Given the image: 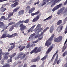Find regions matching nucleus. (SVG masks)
Masks as SVG:
<instances>
[{
	"label": "nucleus",
	"mask_w": 67,
	"mask_h": 67,
	"mask_svg": "<svg viewBox=\"0 0 67 67\" xmlns=\"http://www.w3.org/2000/svg\"><path fill=\"white\" fill-rule=\"evenodd\" d=\"M2 37L1 38H6L8 37L9 38V34H7V33H5L3 34L2 36Z\"/></svg>",
	"instance_id": "11"
},
{
	"label": "nucleus",
	"mask_w": 67,
	"mask_h": 67,
	"mask_svg": "<svg viewBox=\"0 0 67 67\" xmlns=\"http://www.w3.org/2000/svg\"><path fill=\"white\" fill-rule=\"evenodd\" d=\"M62 61V60L60 59H59V60H58L57 61H56V63H57V65H59V64Z\"/></svg>",
	"instance_id": "29"
},
{
	"label": "nucleus",
	"mask_w": 67,
	"mask_h": 67,
	"mask_svg": "<svg viewBox=\"0 0 67 67\" xmlns=\"http://www.w3.org/2000/svg\"><path fill=\"white\" fill-rule=\"evenodd\" d=\"M62 4H60L58 5H57L55 7H54L52 10V11L53 12H54V11H55L56 10H57V9L59 8L61 6H62Z\"/></svg>",
	"instance_id": "5"
},
{
	"label": "nucleus",
	"mask_w": 67,
	"mask_h": 67,
	"mask_svg": "<svg viewBox=\"0 0 67 67\" xmlns=\"http://www.w3.org/2000/svg\"><path fill=\"white\" fill-rule=\"evenodd\" d=\"M31 10H32V12H33L35 10V8L34 7L32 8L31 9Z\"/></svg>",
	"instance_id": "52"
},
{
	"label": "nucleus",
	"mask_w": 67,
	"mask_h": 67,
	"mask_svg": "<svg viewBox=\"0 0 67 67\" xmlns=\"http://www.w3.org/2000/svg\"><path fill=\"white\" fill-rule=\"evenodd\" d=\"M38 41H39V40H38V39L36 41L32 42V43H33V44H35V43H36L38 42Z\"/></svg>",
	"instance_id": "42"
},
{
	"label": "nucleus",
	"mask_w": 67,
	"mask_h": 67,
	"mask_svg": "<svg viewBox=\"0 0 67 67\" xmlns=\"http://www.w3.org/2000/svg\"><path fill=\"white\" fill-rule=\"evenodd\" d=\"M67 4V0L64 3V5H66Z\"/></svg>",
	"instance_id": "59"
},
{
	"label": "nucleus",
	"mask_w": 67,
	"mask_h": 67,
	"mask_svg": "<svg viewBox=\"0 0 67 67\" xmlns=\"http://www.w3.org/2000/svg\"><path fill=\"white\" fill-rule=\"evenodd\" d=\"M54 45H52V46H51L50 47V48L46 52V55L48 54V53L50 52L51 51V50H52V49H53V48L54 47Z\"/></svg>",
	"instance_id": "6"
},
{
	"label": "nucleus",
	"mask_w": 67,
	"mask_h": 67,
	"mask_svg": "<svg viewBox=\"0 0 67 67\" xmlns=\"http://www.w3.org/2000/svg\"><path fill=\"white\" fill-rule=\"evenodd\" d=\"M10 45H12L13 46H11L10 48L9 49H8V51H10L11 50H12V49H13L14 47H15V43H11L10 44Z\"/></svg>",
	"instance_id": "9"
},
{
	"label": "nucleus",
	"mask_w": 67,
	"mask_h": 67,
	"mask_svg": "<svg viewBox=\"0 0 67 67\" xmlns=\"http://www.w3.org/2000/svg\"><path fill=\"white\" fill-rule=\"evenodd\" d=\"M18 4V3L17 2H16L14 4L11 5V6L12 8H13V7H16V6Z\"/></svg>",
	"instance_id": "22"
},
{
	"label": "nucleus",
	"mask_w": 67,
	"mask_h": 67,
	"mask_svg": "<svg viewBox=\"0 0 67 67\" xmlns=\"http://www.w3.org/2000/svg\"><path fill=\"white\" fill-rule=\"evenodd\" d=\"M65 9V7H63V8H61L60 9V10L62 11V12H63V10H64Z\"/></svg>",
	"instance_id": "53"
},
{
	"label": "nucleus",
	"mask_w": 67,
	"mask_h": 67,
	"mask_svg": "<svg viewBox=\"0 0 67 67\" xmlns=\"http://www.w3.org/2000/svg\"><path fill=\"white\" fill-rule=\"evenodd\" d=\"M67 55V51H66L63 53L62 54V56H63V57H64L65 56H66Z\"/></svg>",
	"instance_id": "33"
},
{
	"label": "nucleus",
	"mask_w": 67,
	"mask_h": 67,
	"mask_svg": "<svg viewBox=\"0 0 67 67\" xmlns=\"http://www.w3.org/2000/svg\"><path fill=\"white\" fill-rule=\"evenodd\" d=\"M19 27H21L20 30L21 31H22V33H24V31H23V30L26 28V26L23 25V24H21L20 26H19Z\"/></svg>",
	"instance_id": "7"
},
{
	"label": "nucleus",
	"mask_w": 67,
	"mask_h": 67,
	"mask_svg": "<svg viewBox=\"0 0 67 67\" xmlns=\"http://www.w3.org/2000/svg\"><path fill=\"white\" fill-rule=\"evenodd\" d=\"M24 22V21H22L18 22V23H16V24L15 25V26H19V25L23 23Z\"/></svg>",
	"instance_id": "16"
},
{
	"label": "nucleus",
	"mask_w": 67,
	"mask_h": 67,
	"mask_svg": "<svg viewBox=\"0 0 67 67\" xmlns=\"http://www.w3.org/2000/svg\"><path fill=\"white\" fill-rule=\"evenodd\" d=\"M45 58H44V57L42 58L41 59V60H45Z\"/></svg>",
	"instance_id": "61"
},
{
	"label": "nucleus",
	"mask_w": 67,
	"mask_h": 67,
	"mask_svg": "<svg viewBox=\"0 0 67 67\" xmlns=\"http://www.w3.org/2000/svg\"><path fill=\"white\" fill-rule=\"evenodd\" d=\"M5 54L4 55V58L5 59H7L8 58L7 56H9L10 55L9 53L8 52H6L5 53Z\"/></svg>",
	"instance_id": "21"
},
{
	"label": "nucleus",
	"mask_w": 67,
	"mask_h": 67,
	"mask_svg": "<svg viewBox=\"0 0 67 67\" xmlns=\"http://www.w3.org/2000/svg\"><path fill=\"white\" fill-rule=\"evenodd\" d=\"M30 6H28L26 8V10H29L30 9Z\"/></svg>",
	"instance_id": "48"
},
{
	"label": "nucleus",
	"mask_w": 67,
	"mask_h": 67,
	"mask_svg": "<svg viewBox=\"0 0 67 67\" xmlns=\"http://www.w3.org/2000/svg\"><path fill=\"white\" fill-rule=\"evenodd\" d=\"M38 48V47H36L34 49V50H32L30 54H33V53H36L37 52H36V50Z\"/></svg>",
	"instance_id": "15"
},
{
	"label": "nucleus",
	"mask_w": 67,
	"mask_h": 67,
	"mask_svg": "<svg viewBox=\"0 0 67 67\" xmlns=\"http://www.w3.org/2000/svg\"><path fill=\"white\" fill-rule=\"evenodd\" d=\"M54 1H55L54 0H53L51 2L49 3V5H50V4H52L51 5V7H53L55 5V3H56V2H54Z\"/></svg>",
	"instance_id": "12"
},
{
	"label": "nucleus",
	"mask_w": 67,
	"mask_h": 67,
	"mask_svg": "<svg viewBox=\"0 0 67 67\" xmlns=\"http://www.w3.org/2000/svg\"><path fill=\"white\" fill-rule=\"evenodd\" d=\"M15 36L14 34H12V35H9V38H11L12 37H14Z\"/></svg>",
	"instance_id": "37"
},
{
	"label": "nucleus",
	"mask_w": 67,
	"mask_h": 67,
	"mask_svg": "<svg viewBox=\"0 0 67 67\" xmlns=\"http://www.w3.org/2000/svg\"><path fill=\"white\" fill-rule=\"evenodd\" d=\"M53 39V38L50 37V38H49L46 42L45 44V46H48L50 45L51 44V42L50 41H51Z\"/></svg>",
	"instance_id": "2"
},
{
	"label": "nucleus",
	"mask_w": 67,
	"mask_h": 67,
	"mask_svg": "<svg viewBox=\"0 0 67 67\" xmlns=\"http://www.w3.org/2000/svg\"><path fill=\"white\" fill-rule=\"evenodd\" d=\"M58 55L57 54V56L56 57V59L54 62V63L53 64V65H55V64H56V61L57 60V59L58 58Z\"/></svg>",
	"instance_id": "26"
},
{
	"label": "nucleus",
	"mask_w": 67,
	"mask_h": 67,
	"mask_svg": "<svg viewBox=\"0 0 67 67\" xmlns=\"http://www.w3.org/2000/svg\"><path fill=\"white\" fill-rule=\"evenodd\" d=\"M8 0H0V2H3V1H5Z\"/></svg>",
	"instance_id": "57"
},
{
	"label": "nucleus",
	"mask_w": 67,
	"mask_h": 67,
	"mask_svg": "<svg viewBox=\"0 0 67 67\" xmlns=\"http://www.w3.org/2000/svg\"><path fill=\"white\" fill-rule=\"evenodd\" d=\"M13 12H10L9 13V14L8 16V17H7L8 18V19L10 18V17L11 16H12V15H13Z\"/></svg>",
	"instance_id": "25"
},
{
	"label": "nucleus",
	"mask_w": 67,
	"mask_h": 67,
	"mask_svg": "<svg viewBox=\"0 0 67 67\" xmlns=\"http://www.w3.org/2000/svg\"><path fill=\"white\" fill-rule=\"evenodd\" d=\"M53 39V38L50 37V38H49L46 42L45 44V46H48L50 45L51 44V42L50 41H51Z\"/></svg>",
	"instance_id": "3"
},
{
	"label": "nucleus",
	"mask_w": 67,
	"mask_h": 67,
	"mask_svg": "<svg viewBox=\"0 0 67 67\" xmlns=\"http://www.w3.org/2000/svg\"><path fill=\"white\" fill-rule=\"evenodd\" d=\"M40 3V2L38 1L37 3H34V5H36V4H38Z\"/></svg>",
	"instance_id": "55"
},
{
	"label": "nucleus",
	"mask_w": 67,
	"mask_h": 67,
	"mask_svg": "<svg viewBox=\"0 0 67 67\" xmlns=\"http://www.w3.org/2000/svg\"><path fill=\"white\" fill-rule=\"evenodd\" d=\"M40 4L41 6H43V5H44L45 4H46V3H45V2H43L40 3Z\"/></svg>",
	"instance_id": "39"
},
{
	"label": "nucleus",
	"mask_w": 67,
	"mask_h": 67,
	"mask_svg": "<svg viewBox=\"0 0 67 67\" xmlns=\"http://www.w3.org/2000/svg\"><path fill=\"white\" fill-rule=\"evenodd\" d=\"M67 21V17H66L64 19V24H65L66 23L65 21Z\"/></svg>",
	"instance_id": "46"
},
{
	"label": "nucleus",
	"mask_w": 67,
	"mask_h": 67,
	"mask_svg": "<svg viewBox=\"0 0 67 67\" xmlns=\"http://www.w3.org/2000/svg\"><path fill=\"white\" fill-rule=\"evenodd\" d=\"M41 36V37L39 38H38L39 40H42V39L43 38V35H42Z\"/></svg>",
	"instance_id": "56"
},
{
	"label": "nucleus",
	"mask_w": 67,
	"mask_h": 67,
	"mask_svg": "<svg viewBox=\"0 0 67 67\" xmlns=\"http://www.w3.org/2000/svg\"><path fill=\"white\" fill-rule=\"evenodd\" d=\"M14 36H16L18 35V34L16 33H15V34H14Z\"/></svg>",
	"instance_id": "63"
},
{
	"label": "nucleus",
	"mask_w": 67,
	"mask_h": 67,
	"mask_svg": "<svg viewBox=\"0 0 67 67\" xmlns=\"http://www.w3.org/2000/svg\"><path fill=\"white\" fill-rule=\"evenodd\" d=\"M62 12V11H61L60 10H58L57 12V14H60V13H61Z\"/></svg>",
	"instance_id": "44"
},
{
	"label": "nucleus",
	"mask_w": 67,
	"mask_h": 67,
	"mask_svg": "<svg viewBox=\"0 0 67 67\" xmlns=\"http://www.w3.org/2000/svg\"><path fill=\"white\" fill-rule=\"evenodd\" d=\"M32 12H33L31 9V10H30L29 11V13H32Z\"/></svg>",
	"instance_id": "60"
},
{
	"label": "nucleus",
	"mask_w": 67,
	"mask_h": 67,
	"mask_svg": "<svg viewBox=\"0 0 67 67\" xmlns=\"http://www.w3.org/2000/svg\"><path fill=\"white\" fill-rule=\"evenodd\" d=\"M49 29V27H46L44 30L43 31V32L40 35H43L44 32H46V31H47V30H48V29Z\"/></svg>",
	"instance_id": "20"
},
{
	"label": "nucleus",
	"mask_w": 67,
	"mask_h": 67,
	"mask_svg": "<svg viewBox=\"0 0 67 67\" xmlns=\"http://www.w3.org/2000/svg\"><path fill=\"white\" fill-rule=\"evenodd\" d=\"M41 51V48L39 47L38 49H37V51H36V52H40Z\"/></svg>",
	"instance_id": "50"
},
{
	"label": "nucleus",
	"mask_w": 67,
	"mask_h": 67,
	"mask_svg": "<svg viewBox=\"0 0 67 67\" xmlns=\"http://www.w3.org/2000/svg\"><path fill=\"white\" fill-rule=\"evenodd\" d=\"M20 9V7H17L13 10V12H16Z\"/></svg>",
	"instance_id": "30"
},
{
	"label": "nucleus",
	"mask_w": 67,
	"mask_h": 67,
	"mask_svg": "<svg viewBox=\"0 0 67 67\" xmlns=\"http://www.w3.org/2000/svg\"><path fill=\"white\" fill-rule=\"evenodd\" d=\"M16 55V53H14V54H13V55H12L11 56H10V57L11 58H12V57H13V56H14L15 55Z\"/></svg>",
	"instance_id": "51"
},
{
	"label": "nucleus",
	"mask_w": 67,
	"mask_h": 67,
	"mask_svg": "<svg viewBox=\"0 0 67 67\" xmlns=\"http://www.w3.org/2000/svg\"><path fill=\"white\" fill-rule=\"evenodd\" d=\"M8 26H6L4 24V23L3 22H0V27L3 29L1 31V32H3L4 30L6 29Z\"/></svg>",
	"instance_id": "1"
},
{
	"label": "nucleus",
	"mask_w": 67,
	"mask_h": 67,
	"mask_svg": "<svg viewBox=\"0 0 67 67\" xmlns=\"http://www.w3.org/2000/svg\"><path fill=\"white\" fill-rule=\"evenodd\" d=\"M9 19V18H5V17L4 16H3L1 17L0 18V21H3V20H7Z\"/></svg>",
	"instance_id": "13"
},
{
	"label": "nucleus",
	"mask_w": 67,
	"mask_h": 67,
	"mask_svg": "<svg viewBox=\"0 0 67 67\" xmlns=\"http://www.w3.org/2000/svg\"><path fill=\"white\" fill-rule=\"evenodd\" d=\"M2 49H0V56H2V55H4V53L2 52Z\"/></svg>",
	"instance_id": "34"
},
{
	"label": "nucleus",
	"mask_w": 67,
	"mask_h": 67,
	"mask_svg": "<svg viewBox=\"0 0 67 67\" xmlns=\"http://www.w3.org/2000/svg\"><path fill=\"white\" fill-rule=\"evenodd\" d=\"M43 30V28H40V29H38V30L35 31L36 32H37V33L39 34V32H41V31L42 30Z\"/></svg>",
	"instance_id": "28"
},
{
	"label": "nucleus",
	"mask_w": 67,
	"mask_h": 67,
	"mask_svg": "<svg viewBox=\"0 0 67 67\" xmlns=\"http://www.w3.org/2000/svg\"><path fill=\"white\" fill-rule=\"evenodd\" d=\"M40 19V15H39L35 18L32 20L33 22H34L37 21Z\"/></svg>",
	"instance_id": "10"
},
{
	"label": "nucleus",
	"mask_w": 67,
	"mask_h": 67,
	"mask_svg": "<svg viewBox=\"0 0 67 67\" xmlns=\"http://www.w3.org/2000/svg\"><path fill=\"white\" fill-rule=\"evenodd\" d=\"M6 10H7V8H3L1 9V12H4L5 11H6Z\"/></svg>",
	"instance_id": "31"
},
{
	"label": "nucleus",
	"mask_w": 67,
	"mask_h": 67,
	"mask_svg": "<svg viewBox=\"0 0 67 67\" xmlns=\"http://www.w3.org/2000/svg\"><path fill=\"white\" fill-rule=\"evenodd\" d=\"M54 36H55V35H54V34H53L52 35L51 37L53 39L54 38Z\"/></svg>",
	"instance_id": "54"
},
{
	"label": "nucleus",
	"mask_w": 67,
	"mask_h": 67,
	"mask_svg": "<svg viewBox=\"0 0 67 67\" xmlns=\"http://www.w3.org/2000/svg\"><path fill=\"white\" fill-rule=\"evenodd\" d=\"M62 21L60 20L57 22V24L58 25H60L62 23Z\"/></svg>",
	"instance_id": "32"
},
{
	"label": "nucleus",
	"mask_w": 67,
	"mask_h": 67,
	"mask_svg": "<svg viewBox=\"0 0 67 67\" xmlns=\"http://www.w3.org/2000/svg\"><path fill=\"white\" fill-rule=\"evenodd\" d=\"M41 26L40 24L38 25L36 28L34 30V31H37L39 28H41Z\"/></svg>",
	"instance_id": "17"
},
{
	"label": "nucleus",
	"mask_w": 67,
	"mask_h": 67,
	"mask_svg": "<svg viewBox=\"0 0 67 67\" xmlns=\"http://www.w3.org/2000/svg\"><path fill=\"white\" fill-rule=\"evenodd\" d=\"M53 17V16L52 15H51L49 17H48L47 18V19H48V20H50Z\"/></svg>",
	"instance_id": "45"
},
{
	"label": "nucleus",
	"mask_w": 67,
	"mask_h": 67,
	"mask_svg": "<svg viewBox=\"0 0 67 67\" xmlns=\"http://www.w3.org/2000/svg\"><path fill=\"white\" fill-rule=\"evenodd\" d=\"M62 36H59L57 38H55L54 39V41L55 42L59 43V42H60L62 41Z\"/></svg>",
	"instance_id": "4"
},
{
	"label": "nucleus",
	"mask_w": 67,
	"mask_h": 67,
	"mask_svg": "<svg viewBox=\"0 0 67 67\" xmlns=\"http://www.w3.org/2000/svg\"><path fill=\"white\" fill-rule=\"evenodd\" d=\"M55 27H54V26H52L49 29V32L51 33H52L53 32V31H54V29Z\"/></svg>",
	"instance_id": "14"
},
{
	"label": "nucleus",
	"mask_w": 67,
	"mask_h": 67,
	"mask_svg": "<svg viewBox=\"0 0 67 67\" xmlns=\"http://www.w3.org/2000/svg\"><path fill=\"white\" fill-rule=\"evenodd\" d=\"M43 2L46 3V2H48V0H43Z\"/></svg>",
	"instance_id": "47"
},
{
	"label": "nucleus",
	"mask_w": 67,
	"mask_h": 67,
	"mask_svg": "<svg viewBox=\"0 0 67 67\" xmlns=\"http://www.w3.org/2000/svg\"><path fill=\"white\" fill-rule=\"evenodd\" d=\"M63 25H62L61 26V25L58 28V30H61L62 29V28H63Z\"/></svg>",
	"instance_id": "35"
},
{
	"label": "nucleus",
	"mask_w": 67,
	"mask_h": 67,
	"mask_svg": "<svg viewBox=\"0 0 67 67\" xmlns=\"http://www.w3.org/2000/svg\"><path fill=\"white\" fill-rule=\"evenodd\" d=\"M20 55H19L18 56V58H20V56H21V55H23V53H20Z\"/></svg>",
	"instance_id": "49"
},
{
	"label": "nucleus",
	"mask_w": 67,
	"mask_h": 67,
	"mask_svg": "<svg viewBox=\"0 0 67 67\" xmlns=\"http://www.w3.org/2000/svg\"><path fill=\"white\" fill-rule=\"evenodd\" d=\"M29 19H28L27 20H26L25 21H24V22L25 23H27L28 22H29Z\"/></svg>",
	"instance_id": "41"
},
{
	"label": "nucleus",
	"mask_w": 67,
	"mask_h": 67,
	"mask_svg": "<svg viewBox=\"0 0 67 67\" xmlns=\"http://www.w3.org/2000/svg\"><path fill=\"white\" fill-rule=\"evenodd\" d=\"M54 2H55L56 3H57V2H59L60 1H62V0H54Z\"/></svg>",
	"instance_id": "43"
},
{
	"label": "nucleus",
	"mask_w": 67,
	"mask_h": 67,
	"mask_svg": "<svg viewBox=\"0 0 67 67\" xmlns=\"http://www.w3.org/2000/svg\"><path fill=\"white\" fill-rule=\"evenodd\" d=\"M23 13H24V10H22L19 11L18 13V14L19 15H22V14H23Z\"/></svg>",
	"instance_id": "27"
},
{
	"label": "nucleus",
	"mask_w": 67,
	"mask_h": 67,
	"mask_svg": "<svg viewBox=\"0 0 67 67\" xmlns=\"http://www.w3.org/2000/svg\"><path fill=\"white\" fill-rule=\"evenodd\" d=\"M14 26H15H15H13L11 27V28H10L9 29V31H12V30L13 29V27Z\"/></svg>",
	"instance_id": "38"
},
{
	"label": "nucleus",
	"mask_w": 67,
	"mask_h": 67,
	"mask_svg": "<svg viewBox=\"0 0 67 67\" xmlns=\"http://www.w3.org/2000/svg\"><path fill=\"white\" fill-rule=\"evenodd\" d=\"M40 59V56H38L37 57V58L35 59H33L31 60V62H38Z\"/></svg>",
	"instance_id": "8"
},
{
	"label": "nucleus",
	"mask_w": 67,
	"mask_h": 67,
	"mask_svg": "<svg viewBox=\"0 0 67 67\" xmlns=\"http://www.w3.org/2000/svg\"><path fill=\"white\" fill-rule=\"evenodd\" d=\"M39 12H40L39 11H38L37 12L35 13H32L31 14V16H34V15H36V14H38Z\"/></svg>",
	"instance_id": "24"
},
{
	"label": "nucleus",
	"mask_w": 67,
	"mask_h": 67,
	"mask_svg": "<svg viewBox=\"0 0 67 67\" xmlns=\"http://www.w3.org/2000/svg\"><path fill=\"white\" fill-rule=\"evenodd\" d=\"M58 51H56V53L54 54V55L53 56V57L51 60V61H53V60H54V58L55 57V56H56V54H57V53H58Z\"/></svg>",
	"instance_id": "23"
},
{
	"label": "nucleus",
	"mask_w": 67,
	"mask_h": 67,
	"mask_svg": "<svg viewBox=\"0 0 67 67\" xmlns=\"http://www.w3.org/2000/svg\"><path fill=\"white\" fill-rule=\"evenodd\" d=\"M48 57V55H46L45 56H44V58L45 59H46V58H47Z\"/></svg>",
	"instance_id": "62"
},
{
	"label": "nucleus",
	"mask_w": 67,
	"mask_h": 67,
	"mask_svg": "<svg viewBox=\"0 0 67 67\" xmlns=\"http://www.w3.org/2000/svg\"><path fill=\"white\" fill-rule=\"evenodd\" d=\"M35 26H36V25H34L33 26L28 30V32H33V29L34 28Z\"/></svg>",
	"instance_id": "18"
},
{
	"label": "nucleus",
	"mask_w": 67,
	"mask_h": 67,
	"mask_svg": "<svg viewBox=\"0 0 67 67\" xmlns=\"http://www.w3.org/2000/svg\"><path fill=\"white\" fill-rule=\"evenodd\" d=\"M35 35V33H34L33 34L31 35L29 37V39H30V38H33V37L34 35Z\"/></svg>",
	"instance_id": "36"
},
{
	"label": "nucleus",
	"mask_w": 67,
	"mask_h": 67,
	"mask_svg": "<svg viewBox=\"0 0 67 67\" xmlns=\"http://www.w3.org/2000/svg\"><path fill=\"white\" fill-rule=\"evenodd\" d=\"M64 67H67V62L66 63V64L64 66Z\"/></svg>",
	"instance_id": "64"
},
{
	"label": "nucleus",
	"mask_w": 67,
	"mask_h": 67,
	"mask_svg": "<svg viewBox=\"0 0 67 67\" xmlns=\"http://www.w3.org/2000/svg\"><path fill=\"white\" fill-rule=\"evenodd\" d=\"M8 62H12V59L10 58V59H9L8 60Z\"/></svg>",
	"instance_id": "58"
},
{
	"label": "nucleus",
	"mask_w": 67,
	"mask_h": 67,
	"mask_svg": "<svg viewBox=\"0 0 67 67\" xmlns=\"http://www.w3.org/2000/svg\"><path fill=\"white\" fill-rule=\"evenodd\" d=\"M36 36L35 37V38H38L40 36H41V35H41V34H39L37 32H36Z\"/></svg>",
	"instance_id": "19"
},
{
	"label": "nucleus",
	"mask_w": 67,
	"mask_h": 67,
	"mask_svg": "<svg viewBox=\"0 0 67 67\" xmlns=\"http://www.w3.org/2000/svg\"><path fill=\"white\" fill-rule=\"evenodd\" d=\"M10 67V65H4L3 66H2L1 67Z\"/></svg>",
	"instance_id": "40"
}]
</instances>
